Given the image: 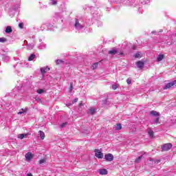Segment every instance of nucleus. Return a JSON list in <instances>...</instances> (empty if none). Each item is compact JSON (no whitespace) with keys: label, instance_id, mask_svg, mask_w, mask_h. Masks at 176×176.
<instances>
[{"label":"nucleus","instance_id":"obj_1","mask_svg":"<svg viewBox=\"0 0 176 176\" xmlns=\"http://www.w3.org/2000/svg\"><path fill=\"white\" fill-rule=\"evenodd\" d=\"M173 148V144L170 143H167L162 146V151L166 152L167 151H170V149Z\"/></svg>","mask_w":176,"mask_h":176},{"label":"nucleus","instance_id":"obj_2","mask_svg":"<svg viewBox=\"0 0 176 176\" xmlns=\"http://www.w3.org/2000/svg\"><path fill=\"white\" fill-rule=\"evenodd\" d=\"M95 156L98 157V159H102L104 157V154L100 150H95Z\"/></svg>","mask_w":176,"mask_h":176},{"label":"nucleus","instance_id":"obj_3","mask_svg":"<svg viewBox=\"0 0 176 176\" xmlns=\"http://www.w3.org/2000/svg\"><path fill=\"white\" fill-rule=\"evenodd\" d=\"M25 157L27 162H30V160H32V157H34V155H32V153L28 152L25 154Z\"/></svg>","mask_w":176,"mask_h":176},{"label":"nucleus","instance_id":"obj_4","mask_svg":"<svg viewBox=\"0 0 176 176\" xmlns=\"http://www.w3.org/2000/svg\"><path fill=\"white\" fill-rule=\"evenodd\" d=\"M104 159L107 162H112V160H113V155L111 153L107 154L104 156Z\"/></svg>","mask_w":176,"mask_h":176},{"label":"nucleus","instance_id":"obj_5","mask_svg":"<svg viewBox=\"0 0 176 176\" xmlns=\"http://www.w3.org/2000/svg\"><path fill=\"white\" fill-rule=\"evenodd\" d=\"M98 173H99L100 175H107L108 174V170L107 169H99L98 170Z\"/></svg>","mask_w":176,"mask_h":176},{"label":"nucleus","instance_id":"obj_6","mask_svg":"<svg viewBox=\"0 0 176 176\" xmlns=\"http://www.w3.org/2000/svg\"><path fill=\"white\" fill-rule=\"evenodd\" d=\"M175 84H174V81H173L172 82H169V83H167L164 87V90H167V89H170V87H173V86H174Z\"/></svg>","mask_w":176,"mask_h":176},{"label":"nucleus","instance_id":"obj_7","mask_svg":"<svg viewBox=\"0 0 176 176\" xmlns=\"http://www.w3.org/2000/svg\"><path fill=\"white\" fill-rule=\"evenodd\" d=\"M150 115H151L152 116H155V118H157V117L160 116V113H159L156 111H151L150 112Z\"/></svg>","mask_w":176,"mask_h":176},{"label":"nucleus","instance_id":"obj_8","mask_svg":"<svg viewBox=\"0 0 176 176\" xmlns=\"http://www.w3.org/2000/svg\"><path fill=\"white\" fill-rule=\"evenodd\" d=\"M50 68L46 67H42L41 69V72L43 74V75H45V74H46V72H47V71H50Z\"/></svg>","mask_w":176,"mask_h":176},{"label":"nucleus","instance_id":"obj_9","mask_svg":"<svg viewBox=\"0 0 176 176\" xmlns=\"http://www.w3.org/2000/svg\"><path fill=\"white\" fill-rule=\"evenodd\" d=\"M75 27L77 30H81V28H83V26L79 23L78 20L76 21Z\"/></svg>","mask_w":176,"mask_h":176},{"label":"nucleus","instance_id":"obj_10","mask_svg":"<svg viewBox=\"0 0 176 176\" xmlns=\"http://www.w3.org/2000/svg\"><path fill=\"white\" fill-rule=\"evenodd\" d=\"M27 137H28V133H21L18 135V138H20L21 140Z\"/></svg>","mask_w":176,"mask_h":176},{"label":"nucleus","instance_id":"obj_11","mask_svg":"<svg viewBox=\"0 0 176 176\" xmlns=\"http://www.w3.org/2000/svg\"><path fill=\"white\" fill-rule=\"evenodd\" d=\"M118 49L113 48L111 50L109 51V54H117Z\"/></svg>","mask_w":176,"mask_h":176},{"label":"nucleus","instance_id":"obj_12","mask_svg":"<svg viewBox=\"0 0 176 176\" xmlns=\"http://www.w3.org/2000/svg\"><path fill=\"white\" fill-rule=\"evenodd\" d=\"M136 65L138 67V68H142V67H144V62L139 60L136 63Z\"/></svg>","mask_w":176,"mask_h":176},{"label":"nucleus","instance_id":"obj_13","mask_svg":"<svg viewBox=\"0 0 176 176\" xmlns=\"http://www.w3.org/2000/svg\"><path fill=\"white\" fill-rule=\"evenodd\" d=\"M148 133L149 135V136L151 137V138H153V131L152 129H151V128H148L147 129Z\"/></svg>","mask_w":176,"mask_h":176},{"label":"nucleus","instance_id":"obj_14","mask_svg":"<svg viewBox=\"0 0 176 176\" xmlns=\"http://www.w3.org/2000/svg\"><path fill=\"white\" fill-rule=\"evenodd\" d=\"M13 30H12V27L7 26L6 28V34H10V32H12Z\"/></svg>","mask_w":176,"mask_h":176},{"label":"nucleus","instance_id":"obj_15","mask_svg":"<svg viewBox=\"0 0 176 176\" xmlns=\"http://www.w3.org/2000/svg\"><path fill=\"white\" fill-rule=\"evenodd\" d=\"M88 113H89L90 115H94V113H96V109L94 108H91L88 110Z\"/></svg>","mask_w":176,"mask_h":176},{"label":"nucleus","instance_id":"obj_16","mask_svg":"<svg viewBox=\"0 0 176 176\" xmlns=\"http://www.w3.org/2000/svg\"><path fill=\"white\" fill-rule=\"evenodd\" d=\"M115 130L119 131V130H122V124H117L115 127H114Z\"/></svg>","mask_w":176,"mask_h":176},{"label":"nucleus","instance_id":"obj_17","mask_svg":"<svg viewBox=\"0 0 176 176\" xmlns=\"http://www.w3.org/2000/svg\"><path fill=\"white\" fill-rule=\"evenodd\" d=\"M38 133L41 140H45V133L42 131H39Z\"/></svg>","mask_w":176,"mask_h":176},{"label":"nucleus","instance_id":"obj_18","mask_svg":"<svg viewBox=\"0 0 176 176\" xmlns=\"http://www.w3.org/2000/svg\"><path fill=\"white\" fill-rule=\"evenodd\" d=\"M164 58V55L160 54L157 58V61H162V60H163Z\"/></svg>","mask_w":176,"mask_h":176},{"label":"nucleus","instance_id":"obj_19","mask_svg":"<svg viewBox=\"0 0 176 176\" xmlns=\"http://www.w3.org/2000/svg\"><path fill=\"white\" fill-rule=\"evenodd\" d=\"M159 120H160V116L156 117V118L154 120V124H159Z\"/></svg>","mask_w":176,"mask_h":176},{"label":"nucleus","instance_id":"obj_20","mask_svg":"<svg viewBox=\"0 0 176 176\" xmlns=\"http://www.w3.org/2000/svg\"><path fill=\"white\" fill-rule=\"evenodd\" d=\"M0 42L1 43H5V42H8V39L5 37L0 38Z\"/></svg>","mask_w":176,"mask_h":176},{"label":"nucleus","instance_id":"obj_21","mask_svg":"<svg viewBox=\"0 0 176 176\" xmlns=\"http://www.w3.org/2000/svg\"><path fill=\"white\" fill-rule=\"evenodd\" d=\"M34 58H35V54H32L29 58H28V60L29 61H32V60H34Z\"/></svg>","mask_w":176,"mask_h":176},{"label":"nucleus","instance_id":"obj_22","mask_svg":"<svg viewBox=\"0 0 176 176\" xmlns=\"http://www.w3.org/2000/svg\"><path fill=\"white\" fill-rule=\"evenodd\" d=\"M28 111V109H21V111H19V112L18 113V115H21L22 113H25V112H27Z\"/></svg>","mask_w":176,"mask_h":176},{"label":"nucleus","instance_id":"obj_23","mask_svg":"<svg viewBox=\"0 0 176 176\" xmlns=\"http://www.w3.org/2000/svg\"><path fill=\"white\" fill-rule=\"evenodd\" d=\"M98 67V63H95L93 64L91 68L92 69H96V68Z\"/></svg>","mask_w":176,"mask_h":176},{"label":"nucleus","instance_id":"obj_24","mask_svg":"<svg viewBox=\"0 0 176 176\" xmlns=\"http://www.w3.org/2000/svg\"><path fill=\"white\" fill-rule=\"evenodd\" d=\"M142 159V155L138 157V158H136V160H135V163H140V162H141V160Z\"/></svg>","mask_w":176,"mask_h":176},{"label":"nucleus","instance_id":"obj_25","mask_svg":"<svg viewBox=\"0 0 176 176\" xmlns=\"http://www.w3.org/2000/svg\"><path fill=\"white\" fill-rule=\"evenodd\" d=\"M134 57H135V58H140L141 57V53L140 52L136 53Z\"/></svg>","mask_w":176,"mask_h":176},{"label":"nucleus","instance_id":"obj_26","mask_svg":"<svg viewBox=\"0 0 176 176\" xmlns=\"http://www.w3.org/2000/svg\"><path fill=\"white\" fill-rule=\"evenodd\" d=\"M119 87V85L117 84V85H112V89L113 90H116V89H118Z\"/></svg>","mask_w":176,"mask_h":176},{"label":"nucleus","instance_id":"obj_27","mask_svg":"<svg viewBox=\"0 0 176 176\" xmlns=\"http://www.w3.org/2000/svg\"><path fill=\"white\" fill-rule=\"evenodd\" d=\"M44 91H45V90H43L42 89H39L37 90L38 94H43Z\"/></svg>","mask_w":176,"mask_h":176},{"label":"nucleus","instance_id":"obj_28","mask_svg":"<svg viewBox=\"0 0 176 176\" xmlns=\"http://www.w3.org/2000/svg\"><path fill=\"white\" fill-rule=\"evenodd\" d=\"M43 163H46V159H42L39 161V164H43Z\"/></svg>","mask_w":176,"mask_h":176},{"label":"nucleus","instance_id":"obj_29","mask_svg":"<svg viewBox=\"0 0 176 176\" xmlns=\"http://www.w3.org/2000/svg\"><path fill=\"white\" fill-rule=\"evenodd\" d=\"M67 122L63 123L62 124H60V129H63V127H65V126H67Z\"/></svg>","mask_w":176,"mask_h":176},{"label":"nucleus","instance_id":"obj_30","mask_svg":"<svg viewBox=\"0 0 176 176\" xmlns=\"http://www.w3.org/2000/svg\"><path fill=\"white\" fill-rule=\"evenodd\" d=\"M51 3H52V5H57V1H56L54 0H51Z\"/></svg>","mask_w":176,"mask_h":176},{"label":"nucleus","instance_id":"obj_31","mask_svg":"<svg viewBox=\"0 0 176 176\" xmlns=\"http://www.w3.org/2000/svg\"><path fill=\"white\" fill-rule=\"evenodd\" d=\"M126 82H127L128 85H131V79L128 78V79L126 80Z\"/></svg>","mask_w":176,"mask_h":176},{"label":"nucleus","instance_id":"obj_32","mask_svg":"<svg viewBox=\"0 0 176 176\" xmlns=\"http://www.w3.org/2000/svg\"><path fill=\"white\" fill-rule=\"evenodd\" d=\"M78 98H76L73 101H72V104H75V102H78Z\"/></svg>","mask_w":176,"mask_h":176},{"label":"nucleus","instance_id":"obj_33","mask_svg":"<svg viewBox=\"0 0 176 176\" xmlns=\"http://www.w3.org/2000/svg\"><path fill=\"white\" fill-rule=\"evenodd\" d=\"M56 64H61V63H63V60H57L56 61Z\"/></svg>","mask_w":176,"mask_h":176},{"label":"nucleus","instance_id":"obj_34","mask_svg":"<svg viewBox=\"0 0 176 176\" xmlns=\"http://www.w3.org/2000/svg\"><path fill=\"white\" fill-rule=\"evenodd\" d=\"M19 28H23V23H19Z\"/></svg>","mask_w":176,"mask_h":176},{"label":"nucleus","instance_id":"obj_35","mask_svg":"<svg viewBox=\"0 0 176 176\" xmlns=\"http://www.w3.org/2000/svg\"><path fill=\"white\" fill-rule=\"evenodd\" d=\"M154 162L157 164L160 163V160H155Z\"/></svg>","mask_w":176,"mask_h":176},{"label":"nucleus","instance_id":"obj_36","mask_svg":"<svg viewBox=\"0 0 176 176\" xmlns=\"http://www.w3.org/2000/svg\"><path fill=\"white\" fill-rule=\"evenodd\" d=\"M27 176H32V173H28Z\"/></svg>","mask_w":176,"mask_h":176},{"label":"nucleus","instance_id":"obj_37","mask_svg":"<svg viewBox=\"0 0 176 176\" xmlns=\"http://www.w3.org/2000/svg\"><path fill=\"white\" fill-rule=\"evenodd\" d=\"M72 89H73L72 85H71V87H70V91H72Z\"/></svg>","mask_w":176,"mask_h":176},{"label":"nucleus","instance_id":"obj_38","mask_svg":"<svg viewBox=\"0 0 176 176\" xmlns=\"http://www.w3.org/2000/svg\"><path fill=\"white\" fill-rule=\"evenodd\" d=\"M82 106H83V104L82 103H80L79 104V107H82Z\"/></svg>","mask_w":176,"mask_h":176},{"label":"nucleus","instance_id":"obj_39","mask_svg":"<svg viewBox=\"0 0 176 176\" xmlns=\"http://www.w3.org/2000/svg\"><path fill=\"white\" fill-rule=\"evenodd\" d=\"M174 85H176V80H173Z\"/></svg>","mask_w":176,"mask_h":176},{"label":"nucleus","instance_id":"obj_40","mask_svg":"<svg viewBox=\"0 0 176 176\" xmlns=\"http://www.w3.org/2000/svg\"><path fill=\"white\" fill-rule=\"evenodd\" d=\"M150 162H153V160L152 158H150Z\"/></svg>","mask_w":176,"mask_h":176}]
</instances>
